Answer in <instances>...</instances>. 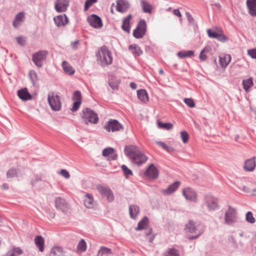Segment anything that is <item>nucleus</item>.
<instances>
[{
	"label": "nucleus",
	"instance_id": "nucleus-10",
	"mask_svg": "<svg viewBox=\"0 0 256 256\" xmlns=\"http://www.w3.org/2000/svg\"><path fill=\"white\" fill-rule=\"evenodd\" d=\"M87 21L91 26L95 28H100L103 25L101 18L95 14L88 16Z\"/></svg>",
	"mask_w": 256,
	"mask_h": 256
},
{
	"label": "nucleus",
	"instance_id": "nucleus-47",
	"mask_svg": "<svg viewBox=\"0 0 256 256\" xmlns=\"http://www.w3.org/2000/svg\"><path fill=\"white\" fill-rule=\"evenodd\" d=\"M207 33H208V36L210 38L216 39L218 36V35L220 33V31H218V32H216L210 29H208L207 30Z\"/></svg>",
	"mask_w": 256,
	"mask_h": 256
},
{
	"label": "nucleus",
	"instance_id": "nucleus-3",
	"mask_svg": "<svg viewBox=\"0 0 256 256\" xmlns=\"http://www.w3.org/2000/svg\"><path fill=\"white\" fill-rule=\"evenodd\" d=\"M184 230L186 233L194 234V236L189 238L190 240L196 239L204 232L203 226L190 220L186 224Z\"/></svg>",
	"mask_w": 256,
	"mask_h": 256
},
{
	"label": "nucleus",
	"instance_id": "nucleus-36",
	"mask_svg": "<svg viewBox=\"0 0 256 256\" xmlns=\"http://www.w3.org/2000/svg\"><path fill=\"white\" fill-rule=\"evenodd\" d=\"M177 56L180 58H184L186 57H192L194 56V52L192 50L180 51L178 52Z\"/></svg>",
	"mask_w": 256,
	"mask_h": 256
},
{
	"label": "nucleus",
	"instance_id": "nucleus-17",
	"mask_svg": "<svg viewBox=\"0 0 256 256\" xmlns=\"http://www.w3.org/2000/svg\"><path fill=\"white\" fill-rule=\"evenodd\" d=\"M182 194L184 197L188 200L196 202V192L190 188L183 190Z\"/></svg>",
	"mask_w": 256,
	"mask_h": 256
},
{
	"label": "nucleus",
	"instance_id": "nucleus-46",
	"mask_svg": "<svg viewBox=\"0 0 256 256\" xmlns=\"http://www.w3.org/2000/svg\"><path fill=\"white\" fill-rule=\"evenodd\" d=\"M97 189L100 194L104 196L110 188L107 186H100L97 187Z\"/></svg>",
	"mask_w": 256,
	"mask_h": 256
},
{
	"label": "nucleus",
	"instance_id": "nucleus-28",
	"mask_svg": "<svg viewBox=\"0 0 256 256\" xmlns=\"http://www.w3.org/2000/svg\"><path fill=\"white\" fill-rule=\"evenodd\" d=\"M180 185V182L178 181L175 182L172 184L170 185L167 188L163 190V192L166 194H170L175 192Z\"/></svg>",
	"mask_w": 256,
	"mask_h": 256
},
{
	"label": "nucleus",
	"instance_id": "nucleus-60",
	"mask_svg": "<svg viewBox=\"0 0 256 256\" xmlns=\"http://www.w3.org/2000/svg\"><path fill=\"white\" fill-rule=\"evenodd\" d=\"M173 13L174 15L178 16L179 18L182 17V14L178 9H175L173 11Z\"/></svg>",
	"mask_w": 256,
	"mask_h": 256
},
{
	"label": "nucleus",
	"instance_id": "nucleus-6",
	"mask_svg": "<svg viewBox=\"0 0 256 256\" xmlns=\"http://www.w3.org/2000/svg\"><path fill=\"white\" fill-rule=\"evenodd\" d=\"M146 24L144 20H140L136 28L133 31V36L136 38H141L146 34Z\"/></svg>",
	"mask_w": 256,
	"mask_h": 256
},
{
	"label": "nucleus",
	"instance_id": "nucleus-55",
	"mask_svg": "<svg viewBox=\"0 0 256 256\" xmlns=\"http://www.w3.org/2000/svg\"><path fill=\"white\" fill-rule=\"evenodd\" d=\"M248 54L252 58L256 59V48L248 50Z\"/></svg>",
	"mask_w": 256,
	"mask_h": 256
},
{
	"label": "nucleus",
	"instance_id": "nucleus-2",
	"mask_svg": "<svg viewBox=\"0 0 256 256\" xmlns=\"http://www.w3.org/2000/svg\"><path fill=\"white\" fill-rule=\"evenodd\" d=\"M96 56L98 61L102 66H108L112 62L111 52L105 46L98 49Z\"/></svg>",
	"mask_w": 256,
	"mask_h": 256
},
{
	"label": "nucleus",
	"instance_id": "nucleus-37",
	"mask_svg": "<svg viewBox=\"0 0 256 256\" xmlns=\"http://www.w3.org/2000/svg\"><path fill=\"white\" fill-rule=\"evenodd\" d=\"M112 254V250L110 248L102 246L98 252V256H108Z\"/></svg>",
	"mask_w": 256,
	"mask_h": 256
},
{
	"label": "nucleus",
	"instance_id": "nucleus-19",
	"mask_svg": "<svg viewBox=\"0 0 256 256\" xmlns=\"http://www.w3.org/2000/svg\"><path fill=\"white\" fill-rule=\"evenodd\" d=\"M246 4L248 14L252 16H256V0H246Z\"/></svg>",
	"mask_w": 256,
	"mask_h": 256
},
{
	"label": "nucleus",
	"instance_id": "nucleus-41",
	"mask_svg": "<svg viewBox=\"0 0 256 256\" xmlns=\"http://www.w3.org/2000/svg\"><path fill=\"white\" fill-rule=\"evenodd\" d=\"M157 123L158 126L161 128H164L168 130L172 128L173 127V125L170 123H162L158 120V121Z\"/></svg>",
	"mask_w": 256,
	"mask_h": 256
},
{
	"label": "nucleus",
	"instance_id": "nucleus-63",
	"mask_svg": "<svg viewBox=\"0 0 256 256\" xmlns=\"http://www.w3.org/2000/svg\"><path fill=\"white\" fill-rule=\"evenodd\" d=\"M242 190L245 192H250V190L249 188H248L246 186H242Z\"/></svg>",
	"mask_w": 256,
	"mask_h": 256
},
{
	"label": "nucleus",
	"instance_id": "nucleus-64",
	"mask_svg": "<svg viewBox=\"0 0 256 256\" xmlns=\"http://www.w3.org/2000/svg\"><path fill=\"white\" fill-rule=\"evenodd\" d=\"M82 112H94L92 110H91L90 108H86L83 109V110H82Z\"/></svg>",
	"mask_w": 256,
	"mask_h": 256
},
{
	"label": "nucleus",
	"instance_id": "nucleus-62",
	"mask_svg": "<svg viewBox=\"0 0 256 256\" xmlns=\"http://www.w3.org/2000/svg\"><path fill=\"white\" fill-rule=\"evenodd\" d=\"M78 43V40H76L75 42H72V46L73 48L76 49L77 48L76 44Z\"/></svg>",
	"mask_w": 256,
	"mask_h": 256
},
{
	"label": "nucleus",
	"instance_id": "nucleus-18",
	"mask_svg": "<svg viewBox=\"0 0 256 256\" xmlns=\"http://www.w3.org/2000/svg\"><path fill=\"white\" fill-rule=\"evenodd\" d=\"M68 4V0H56L54 6L55 9L58 12H64L66 10Z\"/></svg>",
	"mask_w": 256,
	"mask_h": 256
},
{
	"label": "nucleus",
	"instance_id": "nucleus-33",
	"mask_svg": "<svg viewBox=\"0 0 256 256\" xmlns=\"http://www.w3.org/2000/svg\"><path fill=\"white\" fill-rule=\"evenodd\" d=\"M242 84L244 90L246 92H248L250 88L254 86L253 78L250 77L248 79L244 80L242 82Z\"/></svg>",
	"mask_w": 256,
	"mask_h": 256
},
{
	"label": "nucleus",
	"instance_id": "nucleus-4",
	"mask_svg": "<svg viewBox=\"0 0 256 256\" xmlns=\"http://www.w3.org/2000/svg\"><path fill=\"white\" fill-rule=\"evenodd\" d=\"M48 102L54 111H58L61 108L60 98L54 92H52L48 94Z\"/></svg>",
	"mask_w": 256,
	"mask_h": 256
},
{
	"label": "nucleus",
	"instance_id": "nucleus-7",
	"mask_svg": "<svg viewBox=\"0 0 256 256\" xmlns=\"http://www.w3.org/2000/svg\"><path fill=\"white\" fill-rule=\"evenodd\" d=\"M48 54L46 50H42L32 54V60L37 67L41 68L42 66V62L46 60Z\"/></svg>",
	"mask_w": 256,
	"mask_h": 256
},
{
	"label": "nucleus",
	"instance_id": "nucleus-25",
	"mask_svg": "<svg viewBox=\"0 0 256 256\" xmlns=\"http://www.w3.org/2000/svg\"><path fill=\"white\" fill-rule=\"evenodd\" d=\"M148 225V218L147 216H144L138 222L135 230L137 231L146 229Z\"/></svg>",
	"mask_w": 256,
	"mask_h": 256
},
{
	"label": "nucleus",
	"instance_id": "nucleus-45",
	"mask_svg": "<svg viewBox=\"0 0 256 256\" xmlns=\"http://www.w3.org/2000/svg\"><path fill=\"white\" fill-rule=\"evenodd\" d=\"M114 152V149L112 148H105L103 150L102 154L104 156L106 157L109 155L112 154Z\"/></svg>",
	"mask_w": 256,
	"mask_h": 256
},
{
	"label": "nucleus",
	"instance_id": "nucleus-26",
	"mask_svg": "<svg viewBox=\"0 0 256 256\" xmlns=\"http://www.w3.org/2000/svg\"><path fill=\"white\" fill-rule=\"evenodd\" d=\"M137 96L142 102H146L148 100V96L146 90L141 89L137 90Z\"/></svg>",
	"mask_w": 256,
	"mask_h": 256
},
{
	"label": "nucleus",
	"instance_id": "nucleus-43",
	"mask_svg": "<svg viewBox=\"0 0 256 256\" xmlns=\"http://www.w3.org/2000/svg\"><path fill=\"white\" fill-rule=\"evenodd\" d=\"M121 168L124 173L125 176L127 178L130 176L132 175V171L129 169L126 165L123 164L121 166Z\"/></svg>",
	"mask_w": 256,
	"mask_h": 256
},
{
	"label": "nucleus",
	"instance_id": "nucleus-53",
	"mask_svg": "<svg viewBox=\"0 0 256 256\" xmlns=\"http://www.w3.org/2000/svg\"><path fill=\"white\" fill-rule=\"evenodd\" d=\"M104 196H106L107 200L110 202L112 201L114 199L113 193L112 191L110 190V189L108 190V192Z\"/></svg>",
	"mask_w": 256,
	"mask_h": 256
},
{
	"label": "nucleus",
	"instance_id": "nucleus-51",
	"mask_svg": "<svg viewBox=\"0 0 256 256\" xmlns=\"http://www.w3.org/2000/svg\"><path fill=\"white\" fill-rule=\"evenodd\" d=\"M184 102L190 108H194L195 106V103L194 100L191 98H186L184 99Z\"/></svg>",
	"mask_w": 256,
	"mask_h": 256
},
{
	"label": "nucleus",
	"instance_id": "nucleus-11",
	"mask_svg": "<svg viewBox=\"0 0 256 256\" xmlns=\"http://www.w3.org/2000/svg\"><path fill=\"white\" fill-rule=\"evenodd\" d=\"M82 118L86 124L89 123L96 124L98 120V117L96 113H82Z\"/></svg>",
	"mask_w": 256,
	"mask_h": 256
},
{
	"label": "nucleus",
	"instance_id": "nucleus-13",
	"mask_svg": "<svg viewBox=\"0 0 256 256\" xmlns=\"http://www.w3.org/2000/svg\"><path fill=\"white\" fill-rule=\"evenodd\" d=\"M144 174L146 176L152 178L156 179L158 177V171L157 168L153 164H150L146 168Z\"/></svg>",
	"mask_w": 256,
	"mask_h": 256
},
{
	"label": "nucleus",
	"instance_id": "nucleus-16",
	"mask_svg": "<svg viewBox=\"0 0 256 256\" xmlns=\"http://www.w3.org/2000/svg\"><path fill=\"white\" fill-rule=\"evenodd\" d=\"M54 21L58 27L64 26L68 22V18L65 14L54 18Z\"/></svg>",
	"mask_w": 256,
	"mask_h": 256
},
{
	"label": "nucleus",
	"instance_id": "nucleus-35",
	"mask_svg": "<svg viewBox=\"0 0 256 256\" xmlns=\"http://www.w3.org/2000/svg\"><path fill=\"white\" fill-rule=\"evenodd\" d=\"M22 253V250L20 248H14L10 250L3 256H19Z\"/></svg>",
	"mask_w": 256,
	"mask_h": 256
},
{
	"label": "nucleus",
	"instance_id": "nucleus-48",
	"mask_svg": "<svg viewBox=\"0 0 256 256\" xmlns=\"http://www.w3.org/2000/svg\"><path fill=\"white\" fill-rule=\"evenodd\" d=\"M98 0H86L84 4V11L87 10L92 4L97 2Z\"/></svg>",
	"mask_w": 256,
	"mask_h": 256
},
{
	"label": "nucleus",
	"instance_id": "nucleus-38",
	"mask_svg": "<svg viewBox=\"0 0 256 256\" xmlns=\"http://www.w3.org/2000/svg\"><path fill=\"white\" fill-rule=\"evenodd\" d=\"M141 4L142 8V10L144 12L150 14L152 12V6L147 2L142 0Z\"/></svg>",
	"mask_w": 256,
	"mask_h": 256
},
{
	"label": "nucleus",
	"instance_id": "nucleus-21",
	"mask_svg": "<svg viewBox=\"0 0 256 256\" xmlns=\"http://www.w3.org/2000/svg\"><path fill=\"white\" fill-rule=\"evenodd\" d=\"M24 18H25V14H24V12H22L18 13L12 22L13 26L15 28H17L24 22Z\"/></svg>",
	"mask_w": 256,
	"mask_h": 256
},
{
	"label": "nucleus",
	"instance_id": "nucleus-56",
	"mask_svg": "<svg viewBox=\"0 0 256 256\" xmlns=\"http://www.w3.org/2000/svg\"><path fill=\"white\" fill-rule=\"evenodd\" d=\"M206 48H204L200 52L199 58L202 61H204L207 59V56L204 53L206 51Z\"/></svg>",
	"mask_w": 256,
	"mask_h": 256
},
{
	"label": "nucleus",
	"instance_id": "nucleus-9",
	"mask_svg": "<svg viewBox=\"0 0 256 256\" xmlns=\"http://www.w3.org/2000/svg\"><path fill=\"white\" fill-rule=\"evenodd\" d=\"M236 212L234 208L228 206L225 214L224 221L227 224H232L236 222Z\"/></svg>",
	"mask_w": 256,
	"mask_h": 256
},
{
	"label": "nucleus",
	"instance_id": "nucleus-5",
	"mask_svg": "<svg viewBox=\"0 0 256 256\" xmlns=\"http://www.w3.org/2000/svg\"><path fill=\"white\" fill-rule=\"evenodd\" d=\"M204 205L208 211H214L218 208V200L211 194H207L204 198Z\"/></svg>",
	"mask_w": 256,
	"mask_h": 256
},
{
	"label": "nucleus",
	"instance_id": "nucleus-23",
	"mask_svg": "<svg viewBox=\"0 0 256 256\" xmlns=\"http://www.w3.org/2000/svg\"><path fill=\"white\" fill-rule=\"evenodd\" d=\"M18 96L19 98L23 100H28L32 98V96L28 92L26 88H22L18 90Z\"/></svg>",
	"mask_w": 256,
	"mask_h": 256
},
{
	"label": "nucleus",
	"instance_id": "nucleus-39",
	"mask_svg": "<svg viewBox=\"0 0 256 256\" xmlns=\"http://www.w3.org/2000/svg\"><path fill=\"white\" fill-rule=\"evenodd\" d=\"M86 248L87 246L85 240L82 239L78 244L77 250L80 252H84L86 251Z\"/></svg>",
	"mask_w": 256,
	"mask_h": 256
},
{
	"label": "nucleus",
	"instance_id": "nucleus-1",
	"mask_svg": "<svg viewBox=\"0 0 256 256\" xmlns=\"http://www.w3.org/2000/svg\"><path fill=\"white\" fill-rule=\"evenodd\" d=\"M124 154L131 160L132 163L138 166L145 163L148 158L138 147L134 146H126L124 149Z\"/></svg>",
	"mask_w": 256,
	"mask_h": 256
},
{
	"label": "nucleus",
	"instance_id": "nucleus-59",
	"mask_svg": "<svg viewBox=\"0 0 256 256\" xmlns=\"http://www.w3.org/2000/svg\"><path fill=\"white\" fill-rule=\"evenodd\" d=\"M186 17L188 19V20L190 23H193L194 22V19L193 17L188 12H186Z\"/></svg>",
	"mask_w": 256,
	"mask_h": 256
},
{
	"label": "nucleus",
	"instance_id": "nucleus-50",
	"mask_svg": "<svg viewBox=\"0 0 256 256\" xmlns=\"http://www.w3.org/2000/svg\"><path fill=\"white\" fill-rule=\"evenodd\" d=\"M180 138L184 143H186L188 140V134L186 131H182L180 132Z\"/></svg>",
	"mask_w": 256,
	"mask_h": 256
},
{
	"label": "nucleus",
	"instance_id": "nucleus-15",
	"mask_svg": "<svg viewBox=\"0 0 256 256\" xmlns=\"http://www.w3.org/2000/svg\"><path fill=\"white\" fill-rule=\"evenodd\" d=\"M55 206L58 210L63 212H66L68 208V204L66 200L60 197L56 198L55 200Z\"/></svg>",
	"mask_w": 256,
	"mask_h": 256
},
{
	"label": "nucleus",
	"instance_id": "nucleus-14",
	"mask_svg": "<svg viewBox=\"0 0 256 256\" xmlns=\"http://www.w3.org/2000/svg\"><path fill=\"white\" fill-rule=\"evenodd\" d=\"M256 166V158L253 157L245 160L243 168L246 172H253Z\"/></svg>",
	"mask_w": 256,
	"mask_h": 256
},
{
	"label": "nucleus",
	"instance_id": "nucleus-61",
	"mask_svg": "<svg viewBox=\"0 0 256 256\" xmlns=\"http://www.w3.org/2000/svg\"><path fill=\"white\" fill-rule=\"evenodd\" d=\"M130 87L132 89V90H136L137 88V85L136 83H134V82H131L130 83Z\"/></svg>",
	"mask_w": 256,
	"mask_h": 256
},
{
	"label": "nucleus",
	"instance_id": "nucleus-42",
	"mask_svg": "<svg viewBox=\"0 0 256 256\" xmlns=\"http://www.w3.org/2000/svg\"><path fill=\"white\" fill-rule=\"evenodd\" d=\"M29 76L32 84L34 85L35 82L38 80V76L36 72L34 70H30L29 72Z\"/></svg>",
	"mask_w": 256,
	"mask_h": 256
},
{
	"label": "nucleus",
	"instance_id": "nucleus-32",
	"mask_svg": "<svg viewBox=\"0 0 256 256\" xmlns=\"http://www.w3.org/2000/svg\"><path fill=\"white\" fill-rule=\"evenodd\" d=\"M231 60V57L230 55H225L223 56L219 57V63L220 66L224 68L227 66L228 64L230 62Z\"/></svg>",
	"mask_w": 256,
	"mask_h": 256
},
{
	"label": "nucleus",
	"instance_id": "nucleus-34",
	"mask_svg": "<svg viewBox=\"0 0 256 256\" xmlns=\"http://www.w3.org/2000/svg\"><path fill=\"white\" fill-rule=\"evenodd\" d=\"M62 66L64 72L69 74H73L75 72L74 68L66 62L63 61Z\"/></svg>",
	"mask_w": 256,
	"mask_h": 256
},
{
	"label": "nucleus",
	"instance_id": "nucleus-44",
	"mask_svg": "<svg viewBox=\"0 0 256 256\" xmlns=\"http://www.w3.org/2000/svg\"><path fill=\"white\" fill-rule=\"evenodd\" d=\"M220 42H224L228 40V38L223 33L222 30H220V33L216 38Z\"/></svg>",
	"mask_w": 256,
	"mask_h": 256
},
{
	"label": "nucleus",
	"instance_id": "nucleus-31",
	"mask_svg": "<svg viewBox=\"0 0 256 256\" xmlns=\"http://www.w3.org/2000/svg\"><path fill=\"white\" fill-rule=\"evenodd\" d=\"M128 49L135 56H138L142 54V51L140 46L136 44L130 45Z\"/></svg>",
	"mask_w": 256,
	"mask_h": 256
},
{
	"label": "nucleus",
	"instance_id": "nucleus-54",
	"mask_svg": "<svg viewBox=\"0 0 256 256\" xmlns=\"http://www.w3.org/2000/svg\"><path fill=\"white\" fill-rule=\"evenodd\" d=\"M17 42L20 46H24L26 44V40L23 36H18L16 38Z\"/></svg>",
	"mask_w": 256,
	"mask_h": 256
},
{
	"label": "nucleus",
	"instance_id": "nucleus-49",
	"mask_svg": "<svg viewBox=\"0 0 256 256\" xmlns=\"http://www.w3.org/2000/svg\"><path fill=\"white\" fill-rule=\"evenodd\" d=\"M246 219L248 222L250 224H254L255 222V219L250 212H248L246 213Z\"/></svg>",
	"mask_w": 256,
	"mask_h": 256
},
{
	"label": "nucleus",
	"instance_id": "nucleus-22",
	"mask_svg": "<svg viewBox=\"0 0 256 256\" xmlns=\"http://www.w3.org/2000/svg\"><path fill=\"white\" fill-rule=\"evenodd\" d=\"M132 18V14H130L124 18L122 21V29L128 32H130V20Z\"/></svg>",
	"mask_w": 256,
	"mask_h": 256
},
{
	"label": "nucleus",
	"instance_id": "nucleus-58",
	"mask_svg": "<svg viewBox=\"0 0 256 256\" xmlns=\"http://www.w3.org/2000/svg\"><path fill=\"white\" fill-rule=\"evenodd\" d=\"M156 144L160 146L161 147H162V148H164V149L166 150H168V146L163 142H156Z\"/></svg>",
	"mask_w": 256,
	"mask_h": 256
},
{
	"label": "nucleus",
	"instance_id": "nucleus-27",
	"mask_svg": "<svg viewBox=\"0 0 256 256\" xmlns=\"http://www.w3.org/2000/svg\"><path fill=\"white\" fill-rule=\"evenodd\" d=\"M129 212L130 217L134 220L136 219L138 215L140 213L139 207L134 204L129 206Z\"/></svg>",
	"mask_w": 256,
	"mask_h": 256
},
{
	"label": "nucleus",
	"instance_id": "nucleus-30",
	"mask_svg": "<svg viewBox=\"0 0 256 256\" xmlns=\"http://www.w3.org/2000/svg\"><path fill=\"white\" fill-rule=\"evenodd\" d=\"M64 254V252L62 247L55 246L52 248L50 256H63Z\"/></svg>",
	"mask_w": 256,
	"mask_h": 256
},
{
	"label": "nucleus",
	"instance_id": "nucleus-12",
	"mask_svg": "<svg viewBox=\"0 0 256 256\" xmlns=\"http://www.w3.org/2000/svg\"><path fill=\"white\" fill-rule=\"evenodd\" d=\"M72 100L74 102L70 110L72 112H76L78 110L82 104V95L80 91H76L74 93Z\"/></svg>",
	"mask_w": 256,
	"mask_h": 256
},
{
	"label": "nucleus",
	"instance_id": "nucleus-8",
	"mask_svg": "<svg viewBox=\"0 0 256 256\" xmlns=\"http://www.w3.org/2000/svg\"><path fill=\"white\" fill-rule=\"evenodd\" d=\"M104 129L108 132H115L123 130V126L117 120L110 119L106 122L104 126Z\"/></svg>",
	"mask_w": 256,
	"mask_h": 256
},
{
	"label": "nucleus",
	"instance_id": "nucleus-29",
	"mask_svg": "<svg viewBox=\"0 0 256 256\" xmlns=\"http://www.w3.org/2000/svg\"><path fill=\"white\" fill-rule=\"evenodd\" d=\"M34 242L39 250L42 252L44 250V238L41 236H38L34 238Z\"/></svg>",
	"mask_w": 256,
	"mask_h": 256
},
{
	"label": "nucleus",
	"instance_id": "nucleus-40",
	"mask_svg": "<svg viewBox=\"0 0 256 256\" xmlns=\"http://www.w3.org/2000/svg\"><path fill=\"white\" fill-rule=\"evenodd\" d=\"M164 256H180V255L177 250L174 248H169L164 253Z\"/></svg>",
	"mask_w": 256,
	"mask_h": 256
},
{
	"label": "nucleus",
	"instance_id": "nucleus-57",
	"mask_svg": "<svg viewBox=\"0 0 256 256\" xmlns=\"http://www.w3.org/2000/svg\"><path fill=\"white\" fill-rule=\"evenodd\" d=\"M60 174L66 178H69L70 177L69 172L66 170H62Z\"/></svg>",
	"mask_w": 256,
	"mask_h": 256
},
{
	"label": "nucleus",
	"instance_id": "nucleus-24",
	"mask_svg": "<svg viewBox=\"0 0 256 256\" xmlns=\"http://www.w3.org/2000/svg\"><path fill=\"white\" fill-rule=\"evenodd\" d=\"M84 204L88 208H92L94 207V202L92 194H87L84 199Z\"/></svg>",
	"mask_w": 256,
	"mask_h": 256
},
{
	"label": "nucleus",
	"instance_id": "nucleus-20",
	"mask_svg": "<svg viewBox=\"0 0 256 256\" xmlns=\"http://www.w3.org/2000/svg\"><path fill=\"white\" fill-rule=\"evenodd\" d=\"M130 8L129 3L127 1L120 0L117 2L116 10L122 13H124L128 10Z\"/></svg>",
	"mask_w": 256,
	"mask_h": 256
},
{
	"label": "nucleus",
	"instance_id": "nucleus-52",
	"mask_svg": "<svg viewBox=\"0 0 256 256\" xmlns=\"http://www.w3.org/2000/svg\"><path fill=\"white\" fill-rule=\"evenodd\" d=\"M17 174L16 170L12 168L9 170L7 172V177L9 178H12L16 176Z\"/></svg>",
	"mask_w": 256,
	"mask_h": 256
}]
</instances>
